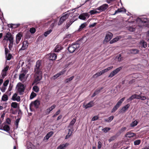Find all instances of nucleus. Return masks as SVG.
Wrapping results in <instances>:
<instances>
[{"mask_svg":"<svg viewBox=\"0 0 149 149\" xmlns=\"http://www.w3.org/2000/svg\"><path fill=\"white\" fill-rule=\"evenodd\" d=\"M42 68L41 61H37L34 67V78L36 83L38 82L42 79Z\"/></svg>","mask_w":149,"mask_h":149,"instance_id":"nucleus-1","label":"nucleus"},{"mask_svg":"<svg viewBox=\"0 0 149 149\" xmlns=\"http://www.w3.org/2000/svg\"><path fill=\"white\" fill-rule=\"evenodd\" d=\"M4 40L9 41L8 47L10 50H12V49L13 44V38L11 34L8 32L6 33L4 36Z\"/></svg>","mask_w":149,"mask_h":149,"instance_id":"nucleus-2","label":"nucleus"},{"mask_svg":"<svg viewBox=\"0 0 149 149\" xmlns=\"http://www.w3.org/2000/svg\"><path fill=\"white\" fill-rule=\"evenodd\" d=\"M71 10H69L66 12V13L63 15L60 19V20L58 23V25H61L63 22L67 19L69 16L72 17L73 16L72 13L71 12Z\"/></svg>","mask_w":149,"mask_h":149,"instance_id":"nucleus-3","label":"nucleus"},{"mask_svg":"<svg viewBox=\"0 0 149 149\" xmlns=\"http://www.w3.org/2000/svg\"><path fill=\"white\" fill-rule=\"evenodd\" d=\"M148 19L147 18L144 17H138L136 20V22L138 24V26L140 27H142L143 26H146L144 24L147 22Z\"/></svg>","mask_w":149,"mask_h":149,"instance_id":"nucleus-4","label":"nucleus"},{"mask_svg":"<svg viewBox=\"0 0 149 149\" xmlns=\"http://www.w3.org/2000/svg\"><path fill=\"white\" fill-rule=\"evenodd\" d=\"M80 45L79 43H73L68 47V49L70 53H73L79 49Z\"/></svg>","mask_w":149,"mask_h":149,"instance_id":"nucleus-5","label":"nucleus"},{"mask_svg":"<svg viewBox=\"0 0 149 149\" xmlns=\"http://www.w3.org/2000/svg\"><path fill=\"white\" fill-rule=\"evenodd\" d=\"M16 88H17V91L20 95H23L26 87L21 83H19L17 85Z\"/></svg>","mask_w":149,"mask_h":149,"instance_id":"nucleus-6","label":"nucleus"},{"mask_svg":"<svg viewBox=\"0 0 149 149\" xmlns=\"http://www.w3.org/2000/svg\"><path fill=\"white\" fill-rule=\"evenodd\" d=\"M122 69V67H120L111 72L108 76V77L111 78L118 73Z\"/></svg>","mask_w":149,"mask_h":149,"instance_id":"nucleus-7","label":"nucleus"},{"mask_svg":"<svg viewBox=\"0 0 149 149\" xmlns=\"http://www.w3.org/2000/svg\"><path fill=\"white\" fill-rule=\"evenodd\" d=\"M32 104H33L34 105L35 108L37 109L38 108L40 103V101L38 100H36L33 102H32L29 105L30 109L31 111H32L31 109V106Z\"/></svg>","mask_w":149,"mask_h":149,"instance_id":"nucleus-8","label":"nucleus"},{"mask_svg":"<svg viewBox=\"0 0 149 149\" xmlns=\"http://www.w3.org/2000/svg\"><path fill=\"white\" fill-rule=\"evenodd\" d=\"M27 72L25 71L24 73H20L19 76V79L23 82L25 81L26 80L27 78L25 77V75Z\"/></svg>","mask_w":149,"mask_h":149,"instance_id":"nucleus-9","label":"nucleus"},{"mask_svg":"<svg viewBox=\"0 0 149 149\" xmlns=\"http://www.w3.org/2000/svg\"><path fill=\"white\" fill-rule=\"evenodd\" d=\"M108 7V4H105L97 8H96V9L99 10L100 12H101L105 10Z\"/></svg>","mask_w":149,"mask_h":149,"instance_id":"nucleus-10","label":"nucleus"},{"mask_svg":"<svg viewBox=\"0 0 149 149\" xmlns=\"http://www.w3.org/2000/svg\"><path fill=\"white\" fill-rule=\"evenodd\" d=\"M75 17H76L74 16L72 18V19H70L68 22H67L66 24L65 25V27L67 29H68L72 24L77 19L75 18Z\"/></svg>","mask_w":149,"mask_h":149,"instance_id":"nucleus-11","label":"nucleus"},{"mask_svg":"<svg viewBox=\"0 0 149 149\" xmlns=\"http://www.w3.org/2000/svg\"><path fill=\"white\" fill-rule=\"evenodd\" d=\"M29 43L27 40L24 41L22 43V45L21 48L19 49V51L21 50H24L27 48Z\"/></svg>","mask_w":149,"mask_h":149,"instance_id":"nucleus-12","label":"nucleus"},{"mask_svg":"<svg viewBox=\"0 0 149 149\" xmlns=\"http://www.w3.org/2000/svg\"><path fill=\"white\" fill-rule=\"evenodd\" d=\"M113 36L112 34L110 32H108L107 33L106 35L105 38V40L108 42L112 38Z\"/></svg>","mask_w":149,"mask_h":149,"instance_id":"nucleus-13","label":"nucleus"},{"mask_svg":"<svg viewBox=\"0 0 149 149\" xmlns=\"http://www.w3.org/2000/svg\"><path fill=\"white\" fill-rule=\"evenodd\" d=\"M48 58L51 60H54L57 58V55L56 54L54 53H51L47 55Z\"/></svg>","mask_w":149,"mask_h":149,"instance_id":"nucleus-14","label":"nucleus"},{"mask_svg":"<svg viewBox=\"0 0 149 149\" xmlns=\"http://www.w3.org/2000/svg\"><path fill=\"white\" fill-rule=\"evenodd\" d=\"M22 36L23 35L22 32H19L17 35L16 36V43L17 44H18L19 43Z\"/></svg>","mask_w":149,"mask_h":149,"instance_id":"nucleus-15","label":"nucleus"},{"mask_svg":"<svg viewBox=\"0 0 149 149\" xmlns=\"http://www.w3.org/2000/svg\"><path fill=\"white\" fill-rule=\"evenodd\" d=\"M56 107V105L54 104L49 108L47 109L46 110L45 114L47 115L49 114L50 113L51 111L54 109Z\"/></svg>","mask_w":149,"mask_h":149,"instance_id":"nucleus-16","label":"nucleus"},{"mask_svg":"<svg viewBox=\"0 0 149 149\" xmlns=\"http://www.w3.org/2000/svg\"><path fill=\"white\" fill-rule=\"evenodd\" d=\"M136 134L130 132H127L125 135V137L127 138H131L135 136Z\"/></svg>","mask_w":149,"mask_h":149,"instance_id":"nucleus-17","label":"nucleus"},{"mask_svg":"<svg viewBox=\"0 0 149 149\" xmlns=\"http://www.w3.org/2000/svg\"><path fill=\"white\" fill-rule=\"evenodd\" d=\"M76 121V119L74 118H73L70 122L69 125L68 127V128H70L69 129L73 130V125L75 123Z\"/></svg>","mask_w":149,"mask_h":149,"instance_id":"nucleus-18","label":"nucleus"},{"mask_svg":"<svg viewBox=\"0 0 149 149\" xmlns=\"http://www.w3.org/2000/svg\"><path fill=\"white\" fill-rule=\"evenodd\" d=\"M68 145L69 143H68L61 144L57 147L56 149H65Z\"/></svg>","mask_w":149,"mask_h":149,"instance_id":"nucleus-19","label":"nucleus"},{"mask_svg":"<svg viewBox=\"0 0 149 149\" xmlns=\"http://www.w3.org/2000/svg\"><path fill=\"white\" fill-rule=\"evenodd\" d=\"M26 145L27 149H33L34 147L33 144L29 141L26 142Z\"/></svg>","mask_w":149,"mask_h":149,"instance_id":"nucleus-20","label":"nucleus"},{"mask_svg":"<svg viewBox=\"0 0 149 149\" xmlns=\"http://www.w3.org/2000/svg\"><path fill=\"white\" fill-rule=\"evenodd\" d=\"M62 49L63 48L61 45H57L55 48L54 52H58Z\"/></svg>","mask_w":149,"mask_h":149,"instance_id":"nucleus-21","label":"nucleus"},{"mask_svg":"<svg viewBox=\"0 0 149 149\" xmlns=\"http://www.w3.org/2000/svg\"><path fill=\"white\" fill-rule=\"evenodd\" d=\"M130 106V104H128L125 106L123 107L121 109V112H125V111L128 109Z\"/></svg>","mask_w":149,"mask_h":149,"instance_id":"nucleus-22","label":"nucleus"},{"mask_svg":"<svg viewBox=\"0 0 149 149\" xmlns=\"http://www.w3.org/2000/svg\"><path fill=\"white\" fill-rule=\"evenodd\" d=\"M94 104L93 101H91L86 105H85L84 108L86 109H87L88 108L91 107L93 106Z\"/></svg>","mask_w":149,"mask_h":149,"instance_id":"nucleus-23","label":"nucleus"},{"mask_svg":"<svg viewBox=\"0 0 149 149\" xmlns=\"http://www.w3.org/2000/svg\"><path fill=\"white\" fill-rule=\"evenodd\" d=\"M130 53L133 54H136L139 53V51L136 49H132L130 50Z\"/></svg>","mask_w":149,"mask_h":149,"instance_id":"nucleus-24","label":"nucleus"},{"mask_svg":"<svg viewBox=\"0 0 149 149\" xmlns=\"http://www.w3.org/2000/svg\"><path fill=\"white\" fill-rule=\"evenodd\" d=\"M53 134V132L51 131L48 132L45 137V139L47 140Z\"/></svg>","mask_w":149,"mask_h":149,"instance_id":"nucleus-25","label":"nucleus"},{"mask_svg":"<svg viewBox=\"0 0 149 149\" xmlns=\"http://www.w3.org/2000/svg\"><path fill=\"white\" fill-rule=\"evenodd\" d=\"M73 131V130H71V129H68V133L65 137V139H67L70 137Z\"/></svg>","mask_w":149,"mask_h":149,"instance_id":"nucleus-26","label":"nucleus"},{"mask_svg":"<svg viewBox=\"0 0 149 149\" xmlns=\"http://www.w3.org/2000/svg\"><path fill=\"white\" fill-rule=\"evenodd\" d=\"M138 122L137 120H135L132 122L130 125V127H133L136 126L138 124Z\"/></svg>","mask_w":149,"mask_h":149,"instance_id":"nucleus-27","label":"nucleus"},{"mask_svg":"<svg viewBox=\"0 0 149 149\" xmlns=\"http://www.w3.org/2000/svg\"><path fill=\"white\" fill-rule=\"evenodd\" d=\"M113 68V66H110L108 67L107 68L104 69L101 71L102 73V74L105 73V72H108V71L111 69Z\"/></svg>","mask_w":149,"mask_h":149,"instance_id":"nucleus-28","label":"nucleus"},{"mask_svg":"<svg viewBox=\"0 0 149 149\" xmlns=\"http://www.w3.org/2000/svg\"><path fill=\"white\" fill-rule=\"evenodd\" d=\"M11 106L13 108L16 109L19 106V105L16 102H13L11 104Z\"/></svg>","mask_w":149,"mask_h":149,"instance_id":"nucleus-29","label":"nucleus"},{"mask_svg":"<svg viewBox=\"0 0 149 149\" xmlns=\"http://www.w3.org/2000/svg\"><path fill=\"white\" fill-rule=\"evenodd\" d=\"M136 94L132 95L129 98L127 99V102H129L130 101L134 99H136Z\"/></svg>","mask_w":149,"mask_h":149,"instance_id":"nucleus-30","label":"nucleus"},{"mask_svg":"<svg viewBox=\"0 0 149 149\" xmlns=\"http://www.w3.org/2000/svg\"><path fill=\"white\" fill-rule=\"evenodd\" d=\"M114 118V116H112L107 119H104L105 121L107 122H111L113 119Z\"/></svg>","mask_w":149,"mask_h":149,"instance_id":"nucleus-31","label":"nucleus"},{"mask_svg":"<svg viewBox=\"0 0 149 149\" xmlns=\"http://www.w3.org/2000/svg\"><path fill=\"white\" fill-rule=\"evenodd\" d=\"M140 44L142 46V47L145 48L147 46L146 43L143 40L141 41L140 42Z\"/></svg>","mask_w":149,"mask_h":149,"instance_id":"nucleus-32","label":"nucleus"},{"mask_svg":"<svg viewBox=\"0 0 149 149\" xmlns=\"http://www.w3.org/2000/svg\"><path fill=\"white\" fill-rule=\"evenodd\" d=\"M96 9L95 10H91L90 11L89 13L91 15H93L95 14L98 13H100V12H98L97 11Z\"/></svg>","mask_w":149,"mask_h":149,"instance_id":"nucleus-33","label":"nucleus"},{"mask_svg":"<svg viewBox=\"0 0 149 149\" xmlns=\"http://www.w3.org/2000/svg\"><path fill=\"white\" fill-rule=\"evenodd\" d=\"M10 130V127L8 125H5L3 127V130L7 132L9 131Z\"/></svg>","mask_w":149,"mask_h":149,"instance_id":"nucleus-34","label":"nucleus"},{"mask_svg":"<svg viewBox=\"0 0 149 149\" xmlns=\"http://www.w3.org/2000/svg\"><path fill=\"white\" fill-rule=\"evenodd\" d=\"M8 100V96L4 94L2 96L1 98V100L2 101H6Z\"/></svg>","mask_w":149,"mask_h":149,"instance_id":"nucleus-35","label":"nucleus"},{"mask_svg":"<svg viewBox=\"0 0 149 149\" xmlns=\"http://www.w3.org/2000/svg\"><path fill=\"white\" fill-rule=\"evenodd\" d=\"M33 90L36 92L37 93L39 92V88L37 86H35L33 87Z\"/></svg>","mask_w":149,"mask_h":149,"instance_id":"nucleus-36","label":"nucleus"},{"mask_svg":"<svg viewBox=\"0 0 149 149\" xmlns=\"http://www.w3.org/2000/svg\"><path fill=\"white\" fill-rule=\"evenodd\" d=\"M52 30L50 29L48 31H45L44 33V35L45 37H47L48 35H49L52 32Z\"/></svg>","mask_w":149,"mask_h":149,"instance_id":"nucleus-37","label":"nucleus"},{"mask_svg":"<svg viewBox=\"0 0 149 149\" xmlns=\"http://www.w3.org/2000/svg\"><path fill=\"white\" fill-rule=\"evenodd\" d=\"M36 96V94L33 92H32L30 95V99H32Z\"/></svg>","mask_w":149,"mask_h":149,"instance_id":"nucleus-38","label":"nucleus"},{"mask_svg":"<svg viewBox=\"0 0 149 149\" xmlns=\"http://www.w3.org/2000/svg\"><path fill=\"white\" fill-rule=\"evenodd\" d=\"M127 30H128L130 32L134 31L135 30V29L134 28L131 26L128 27H127Z\"/></svg>","mask_w":149,"mask_h":149,"instance_id":"nucleus-39","label":"nucleus"},{"mask_svg":"<svg viewBox=\"0 0 149 149\" xmlns=\"http://www.w3.org/2000/svg\"><path fill=\"white\" fill-rule=\"evenodd\" d=\"M74 77V76H73L68 78L66 79L65 80V82L66 83L69 82L71 80H72L73 79Z\"/></svg>","mask_w":149,"mask_h":149,"instance_id":"nucleus-40","label":"nucleus"},{"mask_svg":"<svg viewBox=\"0 0 149 149\" xmlns=\"http://www.w3.org/2000/svg\"><path fill=\"white\" fill-rule=\"evenodd\" d=\"M102 74V72L101 71H100V72H99L94 74L93 76V77L94 78H96L98 77V76L101 75Z\"/></svg>","mask_w":149,"mask_h":149,"instance_id":"nucleus-41","label":"nucleus"},{"mask_svg":"<svg viewBox=\"0 0 149 149\" xmlns=\"http://www.w3.org/2000/svg\"><path fill=\"white\" fill-rule=\"evenodd\" d=\"M110 130L111 128L110 127H106L102 129V130L104 132L106 133Z\"/></svg>","mask_w":149,"mask_h":149,"instance_id":"nucleus-42","label":"nucleus"},{"mask_svg":"<svg viewBox=\"0 0 149 149\" xmlns=\"http://www.w3.org/2000/svg\"><path fill=\"white\" fill-rule=\"evenodd\" d=\"M141 141L140 140H136L134 141V144L135 145H138L140 144Z\"/></svg>","mask_w":149,"mask_h":149,"instance_id":"nucleus-43","label":"nucleus"},{"mask_svg":"<svg viewBox=\"0 0 149 149\" xmlns=\"http://www.w3.org/2000/svg\"><path fill=\"white\" fill-rule=\"evenodd\" d=\"M86 25V23H84L82 24L80 26H79V29H82L83 28L85 27Z\"/></svg>","mask_w":149,"mask_h":149,"instance_id":"nucleus-44","label":"nucleus"},{"mask_svg":"<svg viewBox=\"0 0 149 149\" xmlns=\"http://www.w3.org/2000/svg\"><path fill=\"white\" fill-rule=\"evenodd\" d=\"M79 18L82 20H84L86 19L85 17H84L83 14H81L79 16Z\"/></svg>","mask_w":149,"mask_h":149,"instance_id":"nucleus-45","label":"nucleus"},{"mask_svg":"<svg viewBox=\"0 0 149 149\" xmlns=\"http://www.w3.org/2000/svg\"><path fill=\"white\" fill-rule=\"evenodd\" d=\"M36 31V29L33 27H32L30 28V32L31 33H34Z\"/></svg>","mask_w":149,"mask_h":149,"instance_id":"nucleus-46","label":"nucleus"},{"mask_svg":"<svg viewBox=\"0 0 149 149\" xmlns=\"http://www.w3.org/2000/svg\"><path fill=\"white\" fill-rule=\"evenodd\" d=\"M6 55V60H10L12 57V55L10 54H8V55L7 54Z\"/></svg>","mask_w":149,"mask_h":149,"instance_id":"nucleus-47","label":"nucleus"},{"mask_svg":"<svg viewBox=\"0 0 149 149\" xmlns=\"http://www.w3.org/2000/svg\"><path fill=\"white\" fill-rule=\"evenodd\" d=\"M102 143L100 141H98V143L97 148L98 149H100L101 148L102 146Z\"/></svg>","mask_w":149,"mask_h":149,"instance_id":"nucleus-48","label":"nucleus"},{"mask_svg":"<svg viewBox=\"0 0 149 149\" xmlns=\"http://www.w3.org/2000/svg\"><path fill=\"white\" fill-rule=\"evenodd\" d=\"M116 138V136H113L111 137L110 139L109 140V141L110 142L113 140H114Z\"/></svg>","mask_w":149,"mask_h":149,"instance_id":"nucleus-49","label":"nucleus"},{"mask_svg":"<svg viewBox=\"0 0 149 149\" xmlns=\"http://www.w3.org/2000/svg\"><path fill=\"white\" fill-rule=\"evenodd\" d=\"M12 25L13 29H14L19 27L20 25V24H12Z\"/></svg>","mask_w":149,"mask_h":149,"instance_id":"nucleus-50","label":"nucleus"},{"mask_svg":"<svg viewBox=\"0 0 149 149\" xmlns=\"http://www.w3.org/2000/svg\"><path fill=\"white\" fill-rule=\"evenodd\" d=\"M118 58V61L119 62L123 60V58L121 57V55L120 54L118 56H117Z\"/></svg>","mask_w":149,"mask_h":149,"instance_id":"nucleus-51","label":"nucleus"},{"mask_svg":"<svg viewBox=\"0 0 149 149\" xmlns=\"http://www.w3.org/2000/svg\"><path fill=\"white\" fill-rule=\"evenodd\" d=\"M125 99V97H123L122 98V99H121L117 103H118L119 104L121 105L122 103L124 101Z\"/></svg>","mask_w":149,"mask_h":149,"instance_id":"nucleus-52","label":"nucleus"},{"mask_svg":"<svg viewBox=\"0 0 149 149\" xmlns=\"http://www.w3.org/2000/svg\"><path fill=\"white\" fill-rule=\"evenodd\" d=\"M103 88L102 87L101 88H99L98 89L96 90L94 92L96 93V94L97 95V94H98L100 93V92L101 90H102V89H103Z\"/></svg>","mask_w":149,"mask_h":149,"instance_id":"nucleus-53","label":"nucleus"},{"mask_svg":"<svg viewBox=\"0 0 149 149\" xmlns=\"http://www.w3.org/2000/svg\"><path fill=\"white\" fill-rule=\"evenodd\" d=\"M60 110H59L56 112V113L54 114L53 116L52 117L54 118L56 117L57 115H58L60 113Z\"/></svg>","mask_w":149,"mask_h":149,"instance_id":"nucleus-54","label":"nucleus"},{"mask_svg":"<svg viewBox=\"0 0 149 149\" xmlns=\"http://www.w3.org/2000/svg\"><path fill=\"white\" fill-rule=\"evenodd\" d=\"M6 75V72L5 71H3L1 73V76L2 77L4 78Z\"/></svg>","mask_w":149,"mask_h":149,"instance_id":"nucleus-55","label":"nucleus"},{"mask_svg":"<svg viewBox=\"0 0 149 149\" xmlns=\"http://www.w3.org/2000/svg\"><path fill=\"white\" fill-rule=\"evenodd\" d=\"M19 119H17L16 120L15 126H16V129L18 127V123L19 121Z\"/></svg>","mask_w":149,"mask_h":149,"instance_id":"nucleus-56","label":"nucleus"},{"mask_svg":"<svg viewBox=\"0 0 149 149\" xmlns=\"http://www.w3.org/2000/svg\"><path fill=\"white\" fill-rule=\"evenodd\" d=\"M122 11H123L121 9H118L115 11V13L114 14V15H115V14L118 13H119L121 12Z\"/></svg>","mask_w":149,"mask_h":149,"instance_id":"nucleus-57","label":"nucleus"},{"mask_svg":"<svg viewBox=\"0 0 149 149\" xmlns=\"http://www.w3.org/2000/svg\"><path fill=\"white\" fill-rule=\"evenodd\" d=\"M98 119V117L97 116H94L92 119V120L95 121Z\"/></svg>","mask_w":149,"mask_h":149,"instance_id":"nucleus-58","label":"nucleus"},{"mask_svg":"<svg viewBox=\"0 0 149 149\" xmlns=\"http://www.w3.org/2000/svg\"><path fill=\"white\" fill-rule=\"evenodd\" d=\"M9 68L8 66H7L6 67H5L2 70L3 71H5L6 72L8 70Z\"/></svg>","mask_w":149,"mask_h":149,"instance_id":"nucleus-59","label":"nucleus"},{"mask_svg":"<svg viewBox=\"0 0 149 149\" xmlns=\"http://www.w3.org/2000/svg\"><path fill=\"white\" fill-rule=\"evenodd\" d=\"M83 14L84 15V17H85L86 18H88L89 17V14L87 13H83Z\"/></svg>","mask_w":149,"mask_h":149,"instance_id":"nucleus-60","label":"nucleus"},{"mask_svg":"<svg viewBox=\"0 0 149 149\" xmlns=\"http://www.w3.org/2000/svg\"><path fill=\"white\" fill-rule=\"evenodd\" d=\"M20 98L19 96H17L15 99L14 100V101H16L17 102H19L20 101Z\"/></svg>","mask_w":149,"mask_h":149,"instance_id":"nucleus-61","label":"nucleus"},{"mask_svg":"<svg viewBox=\"0 0 149 149\" xmlns=\"http://www.w3.org/2000/svg\"><path fill=\"white\" fill-rule=\"evenodd\" d=\"M6 123L8 124H10L11 123V120L10 118H8L6 120Z\"/></svg>","mask_w":149,"mask_h":149,"instance_id":"nucleus-62","label":"nucleus"},{"mask_svg":"<svg viewBox=\"0 0 149 149\" xmlns=\"http://www.w3.org/2000/svg\"><path fill=\"white\" fill-rule=\"evenodd\" d=\"M61 75L59 73H58L57 74H56L55 75H54V77L55 78H57L59 77Z\"/></svg>","mask_w":149,"mask_h":149,"instance_id":"nucleus-63","label":"nucleus"},{"mask_svg":"<svg viewBox=\"0 0 149 149\" xmlns=\"http://www.w3.org/2000/svg\"><path fill=\"white\" fill-rule=\"evenodd\" d=\"M9 82L8 80L6 81L3 83V85L5 86H7Z\"/></svg>","mask_w":149,"mask_h":149,"instance_id":"nucleus-64","label":"nucleus"}]
</instances>
